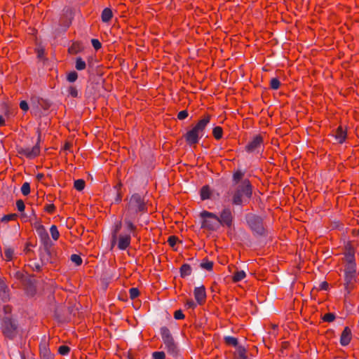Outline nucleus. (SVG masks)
I'll return each mask as SVG.
<instances>
[{
  "label": "nucleus",
  "mask_w": 359,
  "mask_h": 359,
  "mask_svg": "<svg viewBox=\"0 0 359 359\" xmlns=\"http://www.w3.org/2000/svg\"><path fill=\"white\" fill-rule=\"evenodd\" d=\"M334 137L339 143H343L346 138V130L342 126H339L335 131Z\"/></svg>",
  "instance_id": "16"
},
{
  "label": "nucleus",
  "mask_w": 359,
  "mask_h": 359,
  "mask_svg": "<svg viewBox=\"0 0 359 359\" xmlns=\"http://www.w3.org/2000/svg\"><path fill=\"white\" fill-rule=\"evenodd\" d=\"M16 207L20 212H23L25 208V203L22 200H18L16 201Z\"/></svg>",
  "instance_id": "39"
},
{
  "label": "nucleus",
  "mask_w": 359,
  "mask_h": 359,
  "mask_svg": "<svg viewBox=\"0 0 359 359\" xmlns=\"http://www.w3.org/2000/svg\"><path fill=\"white\" fill-rule=\"evenodd\" d=\"M245 277L246 273L244 271H237L233 273L232 280L234 283H237L243 280Z\"/></svg>",
  "instance_id": "20"
},
{
  "label": "nucleus",
  "mask_w": 359,
  "mask_h": 359,
  "mask_svg": "<svg viewBox=\"0 0 359 359\" xmlns=\"http://www.w3.org/2000/svg\"><path fill=\"white\" fill-rule=\"evenodd\" d=\"M344 286L346 295L349 294L357 283V274L344 273Z\"/></svg>",
  "instance_id": "10"
},
{
  "label": "nucleus",
  "mask_w": 359,
  "mask_h": 359,
  "mask_svg": "<svg viewBox=\"0 0 359 359\" xmlns=\"http://www.w3.org/2000/svg\"><path fill=\"white\" fill-rule=\"evenodd\" d=\"M121 228V222H118L114 227L111 235H114V234L118 235V233L120 231Z\"/></svg>",
  "instance_id": "42"
},
{
  "label": "nucleus",
  "mask_w": 359,
  "mask_h": 359,
  "mask_svg": "<svg viewBox=\"0 0 359 359\" xmlns=\"http://www.w3.org/2000/svg\"><path fill=\"white\" fill-rule=\"evenodd\" d=\"M174 317L177 320H181L184 318V315L180 310H178L175 312Z\"/></svg>",
  "instance_id": "44"
},
{
  "label": "nucleus",
  "mask_w": 359,
  "mask_h": 359,
  "mask_svg": "<svg viewBox=\"0 0 359 359\" xmlns=\"http://www.w3.org/2000/svg\"><path fill=\"white\" fill-rule=\"evenodd\" d=\"M86 67V62L81 57L76 58L75 67L77 70H83Z\"/></svg>",
  "instance_id": "25"
},
{
  "label": "nucleus",
  "mask_w": 359,
  "mask_h": 359,
  "mask_svg": "<svg viewBox=\"0 0 359 359\" xmlns=\"http://www.w3.org/2000/svg\"><path fill=\"white\" fill-rule=\"evenodd\" d=\"M55 209L53 204H48L45 207V210L48 213H53Z\"/></svg>",
  "instance_id": "46"
},
{
  "label": "nucleus",
  "mask_w": 359,
  "mask_h": 359,
  "mask_svg": "<svg viewBox=\"0 0 359 359\" xmlns=\"http://www.w3.org/2000/svg\"><path fill=\"white\" fill-rule=\"evenodd\" d=\"M121 201V198L118 196L117 198V201Z\"/></svg>",
  "instance_id": "56"
},
{
  "label": "nucleus",
  "mask_w": 359,
  "mask_h": 359,
  "mask_svg": "<svg viewBox=\"0 0 359 359\" xmlns=\"http://www.w3.org/2000/svg\"><path fill=\"white\" fill-rule=\"evenodd\" d=\"M236 357L237 359H245L246 358V351L242 346H238L236 349Z\"/></svg>",
  "instance_id": "22"
},
{
  "label": "nucleus",
  "mask_w": 359,
  "mask_h": 359,
  "mask_svg": "<svg viewBox=\"0 0 359 359\" xmlns=\"http://www.w3.org/2000/svg\"><path fill=\"white\" fill-rule=\"evenodd\" d=\"M280 81L276 78L272 79L270 81V86L273 90H277L280 87Z\"/></svg>",
  "instance_id": "32"
},
{
  "label": "nucleus",
  "mask_w": 359,
  "mask_h": 359,
  "mask_svg": "<svg viewBox=\"0 0 359 359\" xmlns=\"http://www.w3.org/2000/svg\"><path fill=\"white\" fill-rule=\"evenodd\" d=\"M42 176H43L42 175H38V177H39V178H41V177H42Z\"/></svg>",
  "instance_id": "55"
},
{
  "label": "nucleus",
  "mask_w": 359,
  "mask_h": 359,
  "mask_svg": "<svg viewBox=\"0 0 359 359\" xmlns=\"http://www.w3.org/2000/svg\"><path fill=\"white\" fill-rule=\"evenodd\" d=\"M0 296L4 301H6L9 299L8 288L2 279H0Z\"/></svg>",
  "instance_id": "17"
},
{
  "label": "nucleus",
  "mask_w": 359,
  "mask_h": 359,
  "mask_svg": "<svg viewBox=\"0 0 359 359\" xmlns=\"http://www.w3.org/2000/svg\"><path fill=\"white\" fill-rule=\"evenodd\" d=\"M326 287H327V283H323V285H322V288L325 290Z\"/></svg>",
  "instance_id": "54"
},
{
  "label": "nucleus",
  "mask_w": 359,
  "mask_h": 359,
  "mask_svg": "<svg viewBox=\"0 0 359 359\" xmlns=\"http://www.w3.org/2000/svg\"><path fill=\"white\" fill-rule=\"evenodd\" d=\"M129 294H130V297L132 299H134L139 296L140 292H139V290L137 288L132 287L129 290Z\"/></svg>",
  "instance_id": "34"
},
{
  "label": "nucleus",
  "mask_w": 359,
  "mask_h": 359,
  "mask_svg": "<svg viewBox=\"0 0 359 359\" xmlns=\"http://www.w3.org/2000/svg\"><path fill=\"white\" fill-rule=\"evenodd\" d=\"M186 306L188 307V308H190V309H194L196 306V303H195L193 300L190 299V300H187V303H186Z\"/></svg>",
  "instance_id": "48"
},
{
  "label": "nucleus",
  "mask_w": 359,
  "mask_h": 359,
  "mask_svg": "<svg viewBox=\"0 0 359 359\" xmlns=\"http://www.w3.org/2000/svg\"><path fill=\"white\" fill-rule=\"evenodd\" d=\"M224 341L226 342V344H227L229 345H231L234 347H236L238 346V340L236 338H235L233 337H230V336L225 337Z\"/></svg>",
  "instance_id": "27"
},
{
  "label": "nucleus",
  "mask_w": 359,
  "mask_h": 359,
  "mask_svg": "<svg viewBox=\"0 0 359 359\" xmlns=\"http://www.w3.org/2000/svg\"><path fill=\"white\" fill-rule=\"evenodd\" d=\"M243 177V173L240 171H237L233 174V180L236 182L239 181Z\"/></svg>",
  "instance_id": "47"
},
{
  "label": "nucleus",
  "mask_w": 359,
  "mask_h": 359,
  "mask_svg": "<svg viewBox=\"0 0 359 359\" xmlns=\"http://www.w3.org/2000/svg\"><path fill=\"white\" fill-rule=\"evenodd\" d=\"M353 338L351 330L348 327H346L342 331L340 336V344L342 346H348Z\"/></svg>",
  "instance_id": "13"
},
{
  "label": "nucleus",
  "mask_w": 359,
  "mask_h": 359,
  "mask_svg": "<svg viewBox=\"0 0 359 359\" xmlns=\"http://www.w3.org/2000/svg\"><path fill=\"white\" fill-rule=\"evenodd\" d=\"M344 273L358 274L357 266L355 259V251L351 248H346L343 258Z\"/></svg>",
  "instance_id": "5"
},
{
  "label": "nucleus",
  "mask_w": 359,
  "mask_h": 359,
  "mask_svg": "<svg viewBox=\"0 0 359 359\" xmlns=\"http://www.w3.org/2000/svg\"><path fill=\"white\" fill-rule=\"evenodd\" d=\"M21 192L24 196H27L30 193V185L28 182H25L21 187Z\"/></svg>",
  "instance_id": "30"
},
{
  "label": "nucleus",
  "mask_w": 359,
  "mask_h": 359,
  "mask_svg": "<svg viewBox=\"0 0 359 359\" xmlns=\"http://www.w3.org/2000/svg\"><path fill=\"white\" fill-rule=\"evenodd\" d=\"M112 17H113V13L110 8H105L102 11V15H101L102 22H108L109 21H110L111 20Z\"/></svg>",
  "instance_id": "19"
},
{
  "label": "nucleus",
  "mask_w": 359,
  "mask_h": 359,
  "mask_svg": "<svg viewBox=\"0 0 359 359\" xmlns=\"http://www.w3.org/2000/svg\"><path fill=\"white\" fill-rule=\"evenodd\" d=\"M194 297L198 304H202L206 299L205 289L203 285L196 287L194 291Z\"/></svg>",
  "instance_id": "14"
},
{
  "label": "nucleus",
  "mask_w": 359,
  "mask_h": 359,
  "mask_svg": "<svg viewBox=\"0 0 359 359\" xmlns=\"http://www.w3.org/2000/svg\"><path fill=\"white\" fill-rule=\"evenodd\" d=\"M69 351L70 348L67 346H60L58 348V352L62 355H67Z\"/></svg>",
  "instance_id": "36"
},
{
  "label": "nucleus",
  "mask_w": 359,
  "mask_h": 359,
  "mask_svg": "<svg viewBox=\"0 0 359 359\" xmlns=\"http://www.w3.org/2000/svg\"><path fill=\"white\" fill-rule=\"evenodd\" d=\"M50 232L51 234V237L54 241H57L59 238L60 233H59L57 228L55 225H52L50 226Z\"/></svg>",
  "instance_id": "24"
},
{
  "label": "nucleus",
  "mask_w": 359,
  "mask_h": 359,
  "mask_svg": "<svg viewBox=\"0 0 359 359\" xmlns=\"http://www.w3.org/2000/svg\"><path fill=\"white\" fill-rule=\"evenodd\" d=\"M323 319L325 322L331 323V322L334 321V320L335 319V316H334V314H333L332 313H327L324 315V316L323 317Z\"/></svg>",
  "instance_id": "33"
},
{
  "label": "nucleus",
  "mask_w": 359,
  "mask_h": 359,
  "mask_svg": "<svg viewBox=\"0 0 359 359\" xmlns=\"http://www.w3.org/2000/svg\"><path fill=\"white\" fill-rule=\"evenodd\" d=\"M188 116V112L186 110L180 111L177 114V118L180 120H184Z\"/></svg>",
  "instance_id": "43"
},
{
  "label": "nucleus",
  "mask_w": 359,
  "mask_h": 359,
  "mask_svg": "<svg viewBox=\"0 0 359 359\" xmlns=\"http://www.w3.org/2000/svg\"><path fill=\"white\" fill-rule=\"evenodd\" d=\"M91 43L95 50L100 49L102 46L101 43L99 41L98 39H92Z\"/></svg>",
  "instance_id": "41"
},
{
  "label": "nucleus",
  "mask_w": 359,
  "mask_h": 359,
  "mask_svg": "<svg viewBox=\"0 0 359 359\" xmlns=\"http://www.w3.org/2000/svg\"><path fill=\"white\" fill-rule=\"evenodd\" d=\"M223 130L220 126H216L212 130V135L216 140H220L222 137Z\"/></svg>",
  "instance_id": "23"
},
{
  "label": "nucleus",
  "mask_w": 359,
  "mask_h": 359,
  "mask_svg": "<svg viewBox=\"0 0 359 359\" xmlns=\"http://www.w3.org/2000/svg\"><path fill=\"white\" fill-rule=\"evenodd\" d=\"M13 254L14 250L12 248H6L4 250V255L7 261H10L12 259Z\"/></svg>",
  "instance_id": "31"
},
{
  "label": "nucleus",
  "mask_w": 359,
  "mask_h": 359,
  "mask_svg": "<svg viewBox=\"0 0 359 359\" xmlns=\"http://www.w3.org/2000/svg\"><path fill=\"white\" fill-rule=\"evenodd\" d=\"M20 107L24 111H27L29 109L28 104L26 101H21L20 103Z\"/></svg>",
  "instance_id": "45"
},
{
  "label": "nucleus",
  "mask_w": 359,
  "mask_h": 359,
  "mask_svg": "<svg viewBox=\"0 0 359 359\" xmlns=\"http://www.w3.org/2000/svg\"><path fill=\"white\" fill-rule=\"evenodd\" d=\"M4 310L6 313H9L11 311V308L9 306H4Z\"/></svg>",
  "instance_id": "51"
},
{
  "label": "nucleus",
  "mask_w": 359,
  "mask_h": 359,
  "mask_svg": "<svg viewBox=\"0 0 359 359\" xmlns=\"http://www.w3.org/2000/svg\"><path fill=\"white\" fill-rule=\"evenodd\" d=\"M21 218L22 219H25V221H27V219H26L27 217H26V215L25 213H22Z\"/></svg>",
  "instance_id": "53"
},
{
  "label": "nucleus",
  "mask_w": 359,
  "mask_h": 359,
  "mask_svg": "<svg viewBox=\"0 0 359 359\" xmlns=\"http://www.w3.org/2000/svg\"><path fill=\"white\" fill-rule=\"evenodd\" d=\"M247 222L251 229L258 234H262L264 231L262 219L255 215H248Z\"/></svg>",
  "instance_id": "9"
},
{
  "label": "nucleus",
  "mask_w": 359,
  "mask_h": 359,
  "mask_svg": "<svg viewBox=\"0 0 359 359\" xmlns=\"http://www.w3.org/2000/svg\"><path fill=\"white\" fill-rule=\"evenodd\" d=\"M20 154L25 156L29 158H34L36 157L40 153V147L38 144L34 146L32 148L27 147L25 149H21L19 151Z\"/></svg>",
  "instance_id": "12"
},
{
  "label": "nucleus",
  "mask_w": 359,
  "mask_h": 359,
  "mask_svg": "<svg viewBox=\"0 0 359 359\" xmlns=\"http://www.w3.org/2000/svg\"><path fill=\"white\" fill-rule=\"evenodd\" d=\"M40 355L44 359H52L50 352L48 348V344L46 340L41 342L39 345Z\"/></svg>",
  "instance_id": "15"
},
{
  "label": "nucleus",
  "mask_w": 359,
  "mask_h": 359,
  "mask_svg": "<svg viewBox=\"0 0 359 359\" xmlns=\"http://www.w3.org/2000/svg\"><path fill=\"white\" fill-rule=\"evenodd\" d=\"M146 210L147 206L142 196L138 194H133L129 198L124 212V222L129 231L134 233L136 226L134 225L133 221L137 218L139 212Z\"/></svg>",
  "instance_id": "1"
},
{
  "label": "nucleus",
  "mask_w": 359,
  "mask_h": 359,
  "mask_svg": "<svg viewBox=\"0 0 359 359\" xmlns=\"http://www.w3.org/2000/svg\"><path fill=\"white\" fill-rule=\"evenodd\" d=\"M210 121V116L209 115L199 120L196 126L186 133L185 140L190 145L197 144L199 140L204 135L205 129Z\"/></svg>",
  "instance_id": "3"
},
{
  "label": "nucleus",
  "mask_w": 359,
  "mask_h": 359,
  "mask_svg": "<svg viewBox=\"0 0 359 359\" xmlns=\"http://www.w3.org/2000/svg\"><path fill=\"white\" fill-rule=\"evenodd\" d=\"M17 217L18 216L16 214L6 215L1 218V222L4 223H7L10 221L16 219Z\"/></svg>",
  "instance_id": "28"
},
{
  "label": "nucleus",
  "mask_w": 359,
  "mask_h": 359,
  "mask_svg": "<svg viewBox=\"0 0 359 359\" xmlns=\"http://www.w3.org/2000/svg\"><path fill=\"white\" fill-rule=\"evenodd\" d=\"M74 187L77 191H82L85 187V182L84 180L79 179L74 181Z\"/></svg>",
  "instance_id": "26"
},
{
  "label": "nucleus",
  "mask_w": 359,
  "mask_h": 359,
  "mask_svg": "<svg viewBox=\"0 0 359 359\" xmlns=\"http://www.w3.org/2000/svg\"><path fill=\"white\" fill-rule=\"evenodd\" d=\"M161 335L162 337L163 342L165 345V349L167 350V352L170 355L172 356H176L178 350L177 345L175 343L174 339L170 332V330L165 327H161Z\"/></svg>",
  "instance_id": "6"
},
{
  "label": "nucleus",
  "mask_w": 359,
  "mask_h": 359,
  "mask_svg": "<svg viewBox=\"0 0 359 359\" xmlns=\"http://www.w3.org/2000/svg\"><path fill=\"white\" fill-rule=\"evenodd\" d=\"M201 267L208 271H211L213 267V262L209 260H203L201 263Z\"/></svg>",
  "instance_id": "29"
},
{
  "label": "nucleus",
  "mask_w": 359,
  "mask_h": 359,
  "mask_svg": "<svg viewBox=\"0 0 359 359\" xmlns=\"http://www.w3.org/2000/svg\"><path fill=\"white\" fill-rule=\"evenodd\" d=\"M127 230L129 231V233H120L119 235H111V243L112 247H114L117 243V246L119 250H125L130 246L131 241V233L134 236H135V233H134L133 234V233L129 231L128 229ZM135 231V230L134 232Z\"/></svg>",
  "instance_id": "7"
},
{
  "label": "nucleus",
  "mask_w": 359,
  "mask_h": 359,
  "mask_svg": "<svg viewBox=\"0 0 359 359\" xmlns=\"http://www.w3.org/2000/svg\"><path fill=\"white\" fill-rule=\"evenodd\" d=\"M263 137L261 135H256L246 145L245 150L249 153H259L263 150Z\"/></svg>",
  "instance_id": "8"
},
{
  "label": "nucleus",
  "mask_w": 359,
  "mask_h": 359,
  "mask_svg": "<svg viewBox=\"0 0 359 359\" xmlns=\"http://www.w3.org/2000/svg\"><path fill=\"white\" fill-rule=\"evenodd\" d=\"M43 54H44V50L43 48H39L37 49L38 57L42 58V57L43 56Z\"/></svg>",
  "instance_id": "50"
},
{
  "label": "nucleus",
  "mask_w": 359,
  "mask_h": 359,
  "mask_svg": "<svg viewBox=\"0 0 359 359\" xmlns=\"http://www.w3.org/2000/svg\"><path fill=\"white\" fill-rule=\"evenodd\" d=\"M32 214L33 215H34V210H32Z\"/></svg>",
  "instance_id": "57"
},
{
  "label": "nucleus",
  "mask_w": 359,
  "mask_h": 359,
  "mask_svg": "<svg viewBox=\"0 0 359 359\" xmlns=\"http://www.w3.org/2000/svg\"><path fill=\"white\" fill-rule=\"evenodd\" d=\"M71 260L72 262L75 263L76 265L79 266L80 264H81L82 263V259L81 258V257L78 255H72L71 256Z\"/></svg>",
  "instance_id": "35"
},
{
  "label": "nucleus",
  "mask_w": 359,
  "mask_h": 359,
  "mask_svg": "<svg viewBox=\"0 0 359 359\" xmlns=\"http://www.w3.org/2000/svg\"><path fill=\"white\" fill-rule=\"evenodd\" d=\"M78 78V74L76 72H71L67 74V80L69 82H74Z\"/></svg>",
  "instance_id": "38"
},
{
  "label": "nucleus",
  "mask_w": 359,
  "mask_h": 359,
  "mask_svg": "<svg viewBox=\"0 0 359 359\" xmlns=\"http://www.w3.org/2000/svg\"><path fill=\"white\" fill-rule=\"evenodd\" d=\"M220 226H226L230 227L233 222V215L229 208H225L222 210L219 217Z\"/></svg>",
  "instance_id": "11"
},
{
  "label": "nucleus",
  "mask_w": 359,
  "mask_h": 359,
  "mask_svg": "<svg viewBox=\"0 0 359 359\" xmlns=\"http://www.w3.org/2000/svg\"><path fill=\"white\" fill-rule=\"evenodd\" d=\"M200 215L202 219L201 228L216 231L220 227L219 217L216 215L204 210Z\"/></svg>",
  "instance_id": "4"
},
{
  "label": "nucleus",
  "mask_w": 359,
  "mask_h": 359,
  "mask_svg": "<svg viewBox=\"0 0 359 359\" xmlns=\"http://www.w3.org/2000/svg\"><path fill=\"white\" fill-rule=\"evenodd\" d=\"M154 359H165V355L163 351H155L152 353Z\"/></svg>",
  "instance_id": "37"
},
{
  "label": "nucleus",
  "mask_w": 359,
  "mask_h": 359,
  "mask_svg": "<svg viewBox=\"0 0 359 359\" xmlns=\"http://www.w3.org/2000/svg\"><path fill=\"white\" fill-rule=\"evenodd\" d=\"M201 198L204 201L210 198L212 191L208 186H203L200 191Z\"/></svg>",
  "instance_id": "18"
},
{
  "label": "nucleus",
  "mask_w": 359,
  "mask_h": 359,
  "mask_svg": "<svg viewBox=\"0 0 359 359\" xmlns=\"http://www.w3.org/2000/svg\"><path fill=\"white\" fill-rule=\"evenodd\" d=\"M252 196V187L248 180L243 181L232 193V203L236 205H243L248 203Z\"/></svg>",
  "instance_id": "2"
},
{
  "label": "nucleus",
  "mask_w": 359,
  "mask_h": 359,
  "mask_svg": "<svg viewBox=\"0 0 359 359\" xmlns=\"http://www.w3.org/2000/svg\"><path fill=\"white\" fill-rule=\"evenodd\" d=\"M177 238L175 236H171L168 238V243L171 246H174L176 243Z\"/></svg>",
  "instance_id": "49"
},
{
  "label": "nucleus",
  "mask_w": 359,
  "mask_h": 359,
  "mask_svg": "<svg viewBox=\"0 0 359 359\" xmlns=\"http://www.w3.org/2000/svg\"><path fill=\"white\" fill-rule=\"evenodd\" d=\"M68 93L73 97H76L78 96V90L74 86H71L69 88Z\"/></svg>",
  "instance_id": "40"
},
{
  "label": "nucleus",
  "mask_w": 359,
  "mask_h": 359,
  "mask_svg": "<svg viewBox=\"0 0 359 359\" xmlns=\"http://www.w3.org/2000/svg\"><path fill=\"white\" fill-rule=\"evenodd\" d=\"M5 123V120L4 118V117L0 115V126H4Z\"/></svg>",
  "instance_id": "52"
},
{
  "label": "nucleus",
  "mask_w": 359,
  "mask_h": 359,
  "mask_svg": "<svg viewBox=\"0 0 359 359\" xmlns=\"http://www.w3.org/2000/svg\"><path fill=\"white\" fill-rule=\"evenodd\" d=\"M180 273L182 277L189 276L191 273V266L187 264H183L180 268Z\"/></svg>",
  "instance_id": "21"
}]
</instances>
